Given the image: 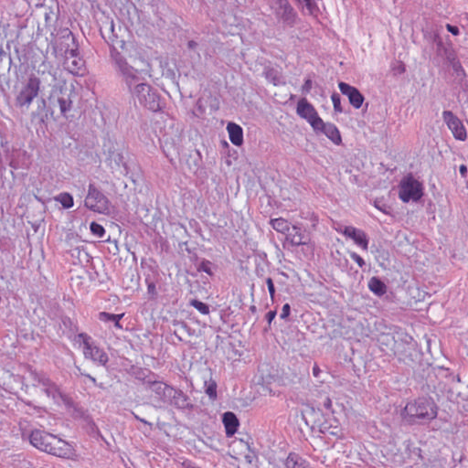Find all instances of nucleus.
<instances>
[{
	"label": "nucleus",
	"mask_w": 468,
	"mask_h": 468,
	"mask_svg": "<svg viewBox=\"0 0 468 468\" xmlns=\"http://www.w3.org/2000/svg\"><path fill=\"white\" fill-rule=\"evenodd\" d=\"M90 229L91 233L98 238H102L105 235L104 228L99 223L91 222Z\"/></svg>",
	"instance_id": "obj_24"
},
{
	"label": "nucleus",
	"mask_w": 468,
	"mask_h": 468,
	"mask_svg": "<svg viewBox=\"0 0 468 468\" xmlns=\"http://www.w3.org/2000/svg\"><path fill=\"white\" fill-rule=\"evenodd\" d=\"M89 378H90L92 382H95V381H96V379H95L94 378L90 377V376H89Z\"/></svg>",
	"instance_id": "obj_42"
},
{
	"label": "nucleus",
	"mask_w": 468,
	"mask_h": 468,
	"mask_svg": "<svg viewBox=\"0 0 468 468\" xmlns=\"http://www.w3.org/2000/svg\"><path fill=\"white\" fill-rule=\"evenodd\" d=\"M238 444L241 447V448H244L245 450H249V444L247 442H245L244 441L242 440H239L238 441Z\"/></svg>",
	"instance_id": "obj_38"
},
{
	"label": "nucleus",
	"mask_w": 468,
	"mask_h": 468,
	"mask_svg": "<svg viewBox=\"0 0 468 468\" xmlns=\"http://www.w3.org/2000/svg\"><path fill=\"white\" fill-rule=\"evenodd\" d=\"M205 392L212 400L217 399V383L215 380L210 378L205 382Z\"/></svg>",
	"instance_id": "obj_19"
},
{
	"label": "nucleus",
	"mask_w": 468,
	"mask_h": 468,
	"mask_svg": "<svg viewBox=\"0 0 468 468\" xmlns=\"http://www.w3.org/2000/svg\"><path fill=\"white\" fill-rule=\"evenodd\" d=\"M85 206L99 214L109 215L111 203L109 199L93 186H89L88 195L85 198Z\"/></svg>",
	"instance_id": "obj_6"
},
{
	"label": "nucleus",
	"mask_w": 468,
	"mask_h": 468,
	"mask_svg": "<svg viewBox=\"0 0 468 468\" xmlns=\"http://www.w3.org/2000/svg\"><path fill=\"white\" fill-rule=\"evenodd\" d=\"M285 465L287 468H312L308 462L292 452L288 455Z\"/></svg>",
	"instance_id": "obj_16"
},
{
	"label": "nucleus",
	"mask_w": 468,
	"mask_h": 468,
	"mask_svg": "<svg viewBox=\"0 0 468 468\" xmlns=\"http://www.w3.org/2000/svg\"><path fill=\"white\" fill-rule=\"evenodd\" d=\"M65 68L73 75H82L84 71V61L78 58L73 51L67 56L65 60Z\"/></svg>",
	"instance_id": "obj_12"
},
{
	"label": "nucleus",
	"mask_w": 468,
	"mask_h": 468,
	"mask_svg": "<svg viewBox=\"0 0 468 468\" xmlns=\"http://www.w3.org/2000/svg\"><path fill=\"white\" fill-rule=\"evenodd\" d=\"M460 174L463 177H466L467 176V166L465 165H460Z\"/></svg>",
	"instance_id": "obj_36"
},
{
	"label": "nucleus",
	"mask_w": 468,
	"mask_h": 468,
	"mask_svg": "<svg viewBox=\"0 0 468 468\" xmlns=\"http://www.w3.org/2000/svg\"><path fill=\"white\" fill-rule=\"evenodd\" d=\"M442 118L448 128L452 131L455 139L465 141L467 138L466 129L462 121L454 115L451 111H444Z\"/></svg>",
	"instance_id": "obj_8"
},
{
	"label": "nucleus",
	"mask_w": 468,
	"mask_h": 468,
	"mask_svg": "<svg viewBox=\"0 0 468 468\" xmlns=\"http://www.w3.org/2000/svg\"><path fill=\"white\" fill-rule=\"evenodd\" d=\"M324 407L326 410H331L332 409V400H331V399L328 396H325V398H324Z\"/></svg>",
	"instance_id": "obj_34"
},
{
	"label": "nucleus",
	"mask_w": 468,
	"mask_h": 468,
	"mask_svg": "<svg viewBox=\"0 0 468 468\" xmlns=\"http://www.w3.org/2000/svg\"><path fill=\"white\" fill-rule=\"evenodd\" d=\"M75 342L82 346L83 356L86 359H90L100 366L104 367L107 365L109 361L108 355L102 348L94 344L89 335L85 333H80L77 335Z\"/></svg>",
	"instance_id": "obj_3"
},
{
	"label": "nucleus",
	"mask_w": 468,
	"mask_h": 468,
	"mask_svg": "<svg viewBox=\"0 0 468 468\" xmlns=\"http://www.w3.org/2000/svg\"><path fill=\"white\" fill-rule=\"evenodd\" d=\"M275 316H276V312L275 311H270L266 314V319L268 320L269 323H271V321L275 318Z\"/></svg>",
	"instance_id": "obj_35"
},
{
	"label": "nucleus",
	"mask_w": 468,
	"mask_h": 468,
	"mask_svg": "<svg viewBox=\"0 0 468 468\" xmlns=\"http://www.w3.org/2000/svg\"><path fill=\"white\" fill-rule=\"evenodd\" d=\"M446 28L449 32H451L452 35L457 36L459 35L460 31L459 28L455 26H452L451 24L446 25Z\"/></svg>",
	"instance_id": "obj_32"
},
{
	"label": "nucleus",
	"mask_w": 468,
	"mask_h": 468,
	"mask_svg": "<svg viewBox=\"0 0 468 468\" xmlns=\"http://www.w3.org/2000/svg\"><path fill=\"white\" fill-rule=\"evenodd\" d=\"M349 256L360 268H363L365 266V261L356 252H349Z\"/></svg>",
	"instance_id": "obj_27"
},
{
	"label": "nucleus",
	"mask_w": 468,
	"mask_h": 468,
	"mask_svg": "<svg viewBox=\"0 0 468 468\" xmlns=\"http://www.w3.org/2000/svg\"><path fill=\"white\" fill-rule=\"evenodd\" d=\"M337 231L342 233L346 238L351 239L354 243L363 250H367L369 240L364 230L356 229L353 226H347L345 227L344 229H337Z\"/></svg>",
	"instance_id": "obj_9"
},
{
	"label": "nucleus",
	"mask_w": 468,
	"mask_h": 468,
	"mask_svg": "<svg viewBox=\"0 0 468 468\" xmlns=\"http://www.w3.org/2000/svg\"><path fill=\"white\" fill-rule=\"evenodd\" d=\"M222 421L225 427L226 435L228 437L233 436L239 426V421L237 416L231 411L225 412L222 417Z\"/></svg>",
	"instance_id": "obj_13"
},
{
	"label": "nucleus",
	"mask_w": 468,
	"mask_h": 468,
	"mask_svg": "<svg viewBox=\"0 0 468 468\" xmlns=\"http://www.w3.org/2000/svg\"><path fill=\"white\" fill-rule=\"evenodd\" d=\"M321 370L318 367V365H314V367H313V374L315 378H318L319 377V374H320Z\"/></svg>",
	"instance_id": "obj_37"
},
{
	"label": "nucleus",
	"mask_w": 468,
	"mask_h": 468,
	"mask_svg": "<svg viewBox=\"0 0 468 468\" xmlns=\"http://www.w3.org/2000/svg\"><path fill=\"white\" fill-rule=\"evenodd\" d=\"M270 224L277 232L286 234L290 229V223L283 218H277L271 219Z\"/></svg>",
	"instance_id": "obj_18"
},
{
	"label": "nucleus",
	"mask_w": 468,
	"mask_h": 468,
	"mask_svg": "<svg viewBox=\"0 0 468 468\" xmlns=\"http://www.w3.org/2000/svg\"><path fill=\"white\" fill-rule=\"evenodd\" d=\"M121 320H115L114 321V326L118 329H122V324H120Z\"/></svg>",
	"instance_id": "obj_40"
},
{
	"label": "nucleus",
	"mask_w": 468,
	"mask_h": 468,
	"mask_svg": "<svg viewBox=\"0 0 468 468\" xmlns=\"http://www.w3.org/2000/svg\"><path fill=\"white\" fill-rule=\"evenodd\" d=\"M331 100L333 102L334 110L336 112H342L343 109L341 106V99L340 96L337 93H333L331 96Z\"/></svg>",
	"instance_id": "obj_26"
},
{
	"label": "nucleus",
	"mask_w": 468,
	"mask_h": 468,
	"mask_svg": "<svg viewBox=\"0 0 468 468\" xmlns=\"http://www.w3.org/2000/svg\"><path fill=\"white\" fill-rule=\"evenodd\" d=\"M208 265H209V262H208V261H203V262L201 263V265H200L199 270H200V271H205L206 273H207V274H209V275H211V274H212V272H211V270H210V268H209V266H208Z\"/></svg>",
	"instance_id": "obj_31"
},
{
	"label": "nucleus",
	"mask_w": 468,
	"mask_h": 468,
	"mask_svg": "<svg viewBox=\"0 0 468 468\" xmlns=\"http://www.w3.org/2000/svg\"><path fill=\"white\" fill-rule=\"evenodd\" d=\"M151 87L148 84L141 83L135 87V92L139 98V101L143 103L145 101L144 93L150 95Z\"/></svg>",
	"instance_id": "obj_20"
},
{
	"label": "nucleus",
	"mask_w": 468,
	"mask_h": 468,
	"mask_svg": "<svg viewBox=\"0 0 468 468\" xmlns=\"http://www.w3.org/2000/svg\"><path fill=\"white\" fill-rule=\"evenodd\" d=\"M368 288L372 292L378 296L383 295L387 291L385 283L377 277H372L368 281Z\"/></svg>",
	"instance_id": "obj_17"
},
{
	"label": "nucleus",
	"mask_w": 468,
	"mask_h": 468,
	"mask_svg": "<svg viewBox=\"0 0 468 468\" xmlns=\"http://www.w3.org/2000/svg\"><path fill=\"white\" fill-rule=\"evenodd\" d=\"M229 137L230 142L237 146H240L243 144V131L242 128L234 122H229L227 125Z\"/></svg>",
	"instance_id": "obj_15"
},
{
	"label": "nucleus",
	"mask_w": 468,
	"mask_h": 468,
	"mask_svg": "<svg viewBox=\"0 0 468 468\" xmlns=\"http://www.w3.org/2000/svg\"><path fill=\"white\" fill-rule=\"evenodd\" d=\"M57 200L65 208H70L73 207V197L69 193H61L58 197Z\"/></svg>",
	"instance_id": "obj_21"
},
{
	"label": "nucleus",
	"mask_w": 468,
	"mask_h": 468,
	"mask_svg": "<svg viewBox=\"0 0 468 468\" xmlns=\"http://www.w3.org/2000/svg\"><path fill=\"white\" fill-rule=\"evenodd\" d=\"M438 415V406L431 398H418L409 401L401 416L410 424L426 423L433 420Z\"/></svg>",
	"instance_id": "obj_2"
},
{
	"label": "nucleus",
	"mask_w": 468,
	"mask_h": 468,
	"mask_svg": "<svg viewBox=\"0 0 468 468\" xmlns=\"http://www.w3.org/2000/svg\"><path fill=\"white\" fill-rule=\"evenodd\" d=\"M291 307L289 303H285L282 306V313L280 314L282 319H286L290 315Z\"/></svg>",
	"instance_id": "obj_30"
},
{
	"label": "nucleus",
	"mask_w": 468,
	"mask_h": 468,
	"mask_svg": "<svg viewBox=\"0 0 468 468\" xmlns=\"http://www.w3.org/2000/svg\"><path fill=\"white\" fill-rule=\"evenodd\" d=\"M299 3H306L309 4L310 0H297Z\"/></svg>",
	"instance_id": "obj_41"
},
{
	"label": "nucleus",
	"mask_w": 468,
	"mask_h": 468,
	"mask_svg": "<svg viewBox=\"0 0 468 468\" xmlns=\"http://www.w3.org/2000/svg\"><path fill=\"white\" fill-rule=\"evenodd\" d=\"M312 87H313L312 80L311 79H307V80H304V83L302 86V91L304 94H308L311 91Z\"/></svg>",
	"instance_id": "obj_28"
},
{
	"label": "nucleus",
	"mask_w": 468,
	"mask_h": 468,
	"mask_svg": "<svg viewBox=\"0 0 468 468\" xmlns=\"http://www.w3.org/2000/svg\"><path fill=\"white\" fill-rule=\"evenodd\" d=\"M286 240L293 246H299L308 243V237H306L300 228L292 226V230L286 233Z\"/></svg>",
	"instance_id": "obj_14"
},
{
	"label": "nucleus",
	"mask_w": 468,
	"mask_h": 468,
	"mask_svg": "<svg viewBox=\"0 0 468 468\" xmlns=\"http://www.w3.org/2000/svg\"><path fill=\"white\" fill-rule=\"evenodd\" d=\"M399 188V197L404 203H408L410 200L418 201L423 195L421 183L410 175L405 176L400 181Z\"/></svg>",
	"instance_id": "obj_4"
},
{
	"label": "nucleus",
	"mask_w": 468,
	"mask_h": 468,
	"mask_svg": "<svg viewBox=\"0 0 468 468\" xmlns=\"http://www.w3.org/2000/svg\"><path fill=\"white\" fill-rule=\"evenodd\" d=\"M123 316H124V314H109L106 312H101L99 314V319L103 322H109V321L114 322L115 320H121Z\"/></svg>",
	"instance_id": "obj_22"
},
{
	"label": "nucleus",
	"mask_w": 468,
	"mask_h": 468,
	"mask_svg": "<svg viewBox=\"0 0 468 468\" xmlns=\"http://www.w3.org/2000/svg\"><path fill=\"white\" fill-rule=\"evenodd\" d=\"M190 304L196 308L199 313L202 314H209V307L207 304L198 301V300H192L190 302Z\"/></svg>",
	"instance_id": "obj_23"
},
{
	"label": "nucleus",
	"mask_w": 468,
	"mask_h": 468,
	"mask_svg": "<svg viewBox=\"0 0 468 468\" xmlns=\"http://www.w3.org/2000/svg\"><path fill=\"white\" fill-rule=\"evenodd\" d=\"M58 103L59 106L60 112L65 114L68 111H69L71 106V101L65 98H58Z\"/></svg>",
	"instance_id": "obj_25"
},
{
	"label": "nucleus",
	"mask_w": 468,
	"mask_h": 468,
	"mask_svg": "<svg viewBox=\"0 0 468 468\" xmlns=\"http://www.w3.org/2000/svg\"><path fill=\"white\" fill-rule=\"evenodd\" d=\"M122 72H123V74H124V75H127V76H129V75H130V74H129V72H128V71H129V69H128L127 65H125V67H124V68H122Z\"/></svg>",
	"instance_id": "obj_39"
},
{
	"label": "nucleus",
	"mask_w": 468,
	"mask_h": 468,
	"mask_svg": "<svg viewBox=\"0 0 468 468\" xmlns=\"http://www.w3.org/2000/svg\"><path fill=\"white\" fill-rule=\"evenodd\" d=\"M296 112L301 118L306 120L313 129L322 124V119L316 110L305 98L299 100Z\"/></svg>",
	"instance_id": "obj_7"
},
{
	"label": "nucleus",
	"mask_w": 468,
	"mask_h": 468,
	"mask_svg": "<svg viewBox=\"0 0 468 468\" xmlns=\"http://www.w3.org/2000/svg\"><path fill=\"white\" fill-rule=\"evenodd\" d=\"M147 291L149 293L155 295L156 294V287L154 282H150L147 284Z\"/></svg>",
	"instance_id": "obj_33"
},
{
	"label": "nucleus",
	"mask_w": 468,
	"mask_h": 468,
	"mask_svg": "<svg viewBox=\"0 0 468 468\" xmlns=\"http://www.w3.org/2000/svg\"><path fill=\"white\" fill-rule=\"evenodd\" d=\"M29 442L36 449L62 459L75 460L77 453L69 441L40 429L32 430Z\"/></svg>",
	"instance_id": "obj_1"
},
{
	"label": "nucleus",
	"mask_w": 468,
	"mask_h": 468,
	"mask_svg": "<svg viewBox=\"0 0 468 468\" xmlns=\"http://www.w3.org/2000/svg\"><path fill=\"white\" fill-rule=\"evenodd\" d=\"M338 88L342 94L348 98L350 104L354 108L359 109L362 106L365 98L356 87L341 81L338 83Z\"/></svg>",
	"instance_id": "obj_10"
},
{
	"label": "nucleus",
	"mask_w": 468,
	"mask_h": 468,
	"mask_svg": "<svg viewBox=\"0 0 468 468\" xmlns=\"http://www.w3.org/2000/svg\"><path fill=\"white\" fill-rule=\"evenodd\" d=\"M266 283L268 286V291H269L270 296L271 299H273L274 295H275V287H274V283H273L271 278H268L266 280Z\"/></svg>",
	"instance_id": "obj_29"
},
{
	"label": "nucleus",
	"mask_w": 468,
	"mask_h": 468,
	"mask_svg": "<svg viewBox=\"0 0 468 468\" xmlns=\"http://www.w3.org/2000/svg\"><path fill=\"white\" fill-rule=\"evenodd\" d=\"M40 90V80L32 75L22 85L20 88L16 98V102L19 107H28L34 99L37 97Z\"/></svg>",
	"instance_id": "obj_5"
},
{
	"label": "nucleus",
	"mask_w": 468,
	"mask_h": 468,
	"mask_svg": "<svg viewBox=\"0 0 468 468\" xmlns=\"http://www.w3.org/2000/svg\"><path fill=\"white\" fill-rule=\"evenodd\" d=\"M314 130L324 133L326 137L335 144H340L342 142L340 132L333 123H325L322 120V124L318 125L316 128H314Z\"/></svg>",
	"instance_id": "obj_11"
},
{
	"label": "nucleus",
	"mask_w": 468,
	"mask_h": 468,
	"mask_svg": "<svg viewBox=\"0 0 468 468\" xmlns=\"http://www.w3.org/2000/svg\"><path fill=\"white\" fill-rule=\"evenodd\" d=\"M140 420H141L142 422L145 423V424H148V422H147L146 420H143V419H140ZM149 425H151V424L149 423Z\"/></svg>",
	"instance_id": "obj_43"
}]
</instances>
